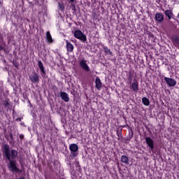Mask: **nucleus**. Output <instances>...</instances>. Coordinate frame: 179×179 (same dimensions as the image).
<instances>
[{
  "instance_id": "f257e3e1",
  "label": "nucleus",
  "mask_w": 179,
  "mask_h": 179,
  "mask_svg": "<svg viewBox=\"0 0 179 179\" xmlns=\"http://www.w3.org/2000/svg\"><path fill=\"white\" fill-rule=\"evenodd\" d=\"M3 155L6 156L7 160L10 161L17 157V151L15 150H10V147L8 144H5L2 147Z\"/></svg>"
},
{
  "instance_id": "f03ea898",
  "label": "nucleus",
  "mask_w": 179,
  "mask_h": 179,
  "mask_svg": "<svg viewBox=\"0 0 179 179\" xmlns=\"http://www.w3.org/2000/svg\"><path fill=\"white\" fill-rule=\"evenodd\" d=\"M8 168L11 173H22V171L17 167V162L15 160L8 161Z\"/></svg>"
},
{
  "instance_id": "7ed1b4c3",
  "label": "nucleus",
  "mask_w": 179,
  "mask_h": 179,
  "mask_svg": "<svg viewBox=\"0 0 179 179\" xmlns=\"http://www.w3.org/2000/svg\"><path fill=\"white\" fill-rule=\"evenodd\" d=\"M129 80H130V89L135 93H138L139 92V85L138 83V80L136 79L134 80V82L132 83V77L131 76H129Z\"/></svg>"
},
{
  "instance_id": "20e7f679",
  "label": "nucleus",
  "mask_w": 179,
  "mask_h": 179,
  "mask_svg": "<svg viewBox=\"0 0 179 179\" xmlns=\"http://www.w3.org/2000/svg\"><path fill=\"white\" fill-rule=\"evenodd\" d=\"M74 36L76 38H78V40H80L83 43H85V41H87V37H86V35L82 32L80 30H76L74 31Z\"/></svg>"
},
{
  "instance_id": "39448f33",
  "label": "nucleus",
  "mask_w": 179,
  "mask_h": 179,
  "mask_svg": "<svg viewBox=\"0 0 179 179\" xmlns=\"http://www.w3.org/2000/svg\"><path fill=\"white\" fill-rule=\"evenodd\" d=\"M71 150V157H76L78 156V150H79V147L76 144H71L69 146Z\"/></svg>"
},
{
  "instance_id": "423d86ee",
  "label": "nucleus",
  "mask_w": 179,
  "mask_h": 179,
  "mask_svg": "<svg viewBox=\"0 0 179 179\" xmlns=\"http://www.w3.org/2000/svg\"><path fill=\"white\" fill-rule=\"evenodd\" d=\"M79 65L85 72H90V67L87 65V61L82 59L80 61Z\"/></svg>"
},
{
  "instance_id": "0eeeda50",
  "label": "nucleus",
  "mask_w": 179,
  "mask_h": 179,
  "mask_svg": "<svg viewBox=\"0 0 179 179\" xmlns=\"http://www.w3.org/2000/svg\"><path fill=\"white\" fill-rule=\"evenodd\" d=\"M164 80L170 87H174L177 85V81L173 78L165 77Z\"/></svg>"
},
{
  "instance_id": "6e6552de",
  "label": "nucleus",
  "mask_w": 179,
  "mask_h": 179,
  "mask_svg": "<svg viewBox=\"0 0 179 179\" xmlns=\"http://www.w3.org/2000/svg\"><path fill=\"white\" fill-rule=\"evenodd\" d=\"M29 79L32 83H38L40 78H38V74L34 73L32 75L29 76Z\"/></svg>"
},
{
  "instance_id": "1a4fd4ad",
  "label": "nucleus",
  "mask_w": 179,
  "mask_h": 179,
  "mask_svg": "<svg viewBox=\"0 0 179 179\" xmlns=\"http://www.w3.org/2000/svg\"><path fill=\"white\" fill-rule=\"evenodd\" d=\"M145 143L149 146L150 149H151V150H153V149H155V143L150 137L145 138Z\"/></svg>"
},
{
  "instance_id": "9d476101",
  "label": "nucleus",
  "mask_w": 179,
  "mask_h": 179,
  "mask_svg": "<svg viewBox=\"0 0 179 179\" xmlns=\"http://www.w3.org/2000/svg\"><path fill=\"white\" fill-rule=\"evenodd\" d=\"M155 20L159 23H162V22H163L164 20V16L162 13H157L155 15Z\"/></svg>"
},
{
  "instance_id": "9b49d317",
  "label": "nucleus",
  "mask_w": 179,
  "mask_h": 179,
  "mask_svg": "<svg viewBox=\"0 0 179 179\" xmlns=\"http://www.w3.org/2000/svg\"><path fill=\"white\" fill-rule=\"evenodd\" d=\"M95 84H96V89H98V90H100L101 89V80H100V78H96L95 80Z\"/></svg>"
},
{
  "instance_id": "f8f14e48",
  "label": "nucleus",
  "mask_w": 179,
  "mask_h": 179,
  "mask_svg": "<svg viewBox=\"0 0 179 179\" xmlns=\"http://www.w3.org/2000/svg\"><path fill=\"white\" fill-rule=\"evenodd\" d=\"M60 96L64 101H68V94L66 92H62Z\"/></svg>"
},
{
  "instance_id": "ddd939ff",
  "label": "nucleus",
  "mask_w": 179,
  "mask_h": 179,
  "mask_svg": "<svg viewBox=\"0 0 179 179\" xmlns=\"http://www.w3.org/2000/svg\"><path fill=\"white\" fill-rule=\"evenodd\" d=\"M172 43L175 45V47H179V38L178 37L173 38Z\"/></svg>"
},
{
  "instance_id": "4468645a",
  "label": "nucleus",
  "mask_w": 179,
  "mask_h": 179,
  "mask_svg": "<svg viewBox=\"0 0 179 179\" xmlns=\"http://www.w3.org/2000/svg\"><path fill=\"white\" fill-rule=\"evenodd\" d=\"M46 40L49 43L52 42V37L51 36V34H50V31H48L46 32Z\"/></svg>"
},
{
  "instance_id": "2eb2a0df",
  "label": "nucleus",
  "mask_w": 179,
  "mask_h": 179,
  "mask_svg": "<svg viewBox=\"0 0 179 179\" xmlns=\"http://www.w3.org/2000/svg\"><path fill=\"white\" fill-rule=\"evenodd\" d=\"M129 161V159H128V157L125 156V155H122L121 157V162L122 163H124L125 164H128V162Z\"/></svg>"
},
{
  "instance_id": "dca6fc26",
  "label": "nucleus",
  "mask_w": 179,
  "mask_h": 179,
  "mask_svg": "<svg viewBox=\"0 0 179 179\" xmlns=\"http://www.w3.org/2000/svg\"><path fill=\"white\" fill-rule=\"evenodd\" d=\"M38 68L41 71L42 73H45V71H44V66L43 65V62H41V61H38Z\"/></svg>"
},
{
  "instance_id": "f3484780",
  "label": "nucleus",
  "mask_w": 179,
  "mask_h": 179,
  "mask_svg": "<svg viewBox=\"0 0 179 179\" xmlns=\"http://www.w3.org/2000/svg\"><path fill=\"white\" fill-rule=\"evenodd\" d=\"M142 102L144 104V106H149V104H150V101H149V99L146 97H143L142 99Z\"/></svg>"
},
{
  "instance_id": "a211bd4d",
  "label": "nucleus",
  "mask_w": 179,
  "mask_h": 179,
  "mask_svg": "<svg viewBox=\"0 0 179 179\" xmlns=\"http://www.w3.org/2000/svg\"><path fill=\"white\" fill-rule=\"evenodd\" d=\"M165 15L169 17V20L171 19V16H173V12L171 10H166L165 11Z\"/></svg>"
},
{
  "instance_id": "6ab92c4d",
  "label": "nucleus",
  "mask_w": 179,
  "mask_h": 179,
  "mask_svg": "<svg viewBox=\"0 0 179 179\" xmlns=\"http://www.w3.org/2000/svg\"><path fill=\"white\" fill-rule=\"evenodd\" d=\"M68 51H69L70 52L73 51V45L69 43H68Z\"/></svg>"
},
{
  "instance_id": "aec40b11",
  "label": "nucleus",
  "mask_w": 179,
  "mask_h": 179,
  "mask_svg": "<svg viewBox=\"0 0 179 179\" xmlns=\"http://www.w3.org/2000/svg\"><path fill=\"white\" fill-rule=\"evenodd\" d=\"M103 50L106 54H110V55H111V54H113L111 50H110V49H108V48H107V47H103Z\"/></svg>"
},
{
  "instance_id": "412c9836",
  "label": "nucleus",
  "mask_w": 179,
  "mask_h": 179,
  "mask_svg": "<svg viewBox=\"0 0 179 179\" xmlns=\"http://www.w3.org/2000/svg\"><path fill=\"white\" fill-rule=\"evenodd\" d=\"M76 2V0H70V3H71V5H73V6H75Z\"/></svg>"
},
{
  "instance_id": "4be33fe9",
  "label": "nucleus",
  "mask_w": 179,
  "mask_h": 179,
  "mask_svg": "<svg viewBox=\"0 0 179 179\" xmlns=\"http://www.w3.org/2000/svg\"><path fill=\"white\" fill-rule=\"evenodd\" d=\"M3 50V45H0V50Z\"/></svg>"
},
{
  "instance_id": "5701e85b",
  "label": "nucleus",
  "mask_w": 179,
  "mask_h": 179,
  "mask_svg": "<svg viewBox=\"0 0 179 179\" xmlns=\"http://www.w3.org/2000/svg\"><path fill=\"white\" fill-rule=\"evenodd\" d=\"M66 48H68V41H66Z\"/></svg>"
},
{
  "instance_id": "b1692460",
  "label": "nucleus",
  "mask_w": 179,
  "mask_h": 179,
  "mask_svg": "<svg viewBox=\"0 0 179 179\" xmlns=\"http://www.w3.org/2000/svg\"><path fill=\"white\" fill-rule=\"evenodd\" d=\"M177 17H178V19H179V13L178 14Z\"/></svg>"
},
{
  "instance_id": "393cba45",
  "label": "nucleus",
  "mask_w": 179,
  "mask_h": 179,
  "mask_svg": "<svg viewBox=\"0 0 179 179\" xmlns=\"http://www.w3.org/2000/svg\"><path fill=\"white\" fill-rule=\"evenodd\" d=\"M19 179H24V178H20Z\"/></svg>"
},
{
  "instance_id": "a878e982",
  "label": "nucleus",
  "mask_w": 179,
  "mask_h": 179,
  "mask_svg": "<svg viewBox=\"0 0 179 179\" xmlns=\"http://www.w3.org/2000/svg\"><path fill=\"white\" fill-rule=\"evenodd\" d=\"M63 127H65V125H63Z\"/></svg>"
}]
</instances>
